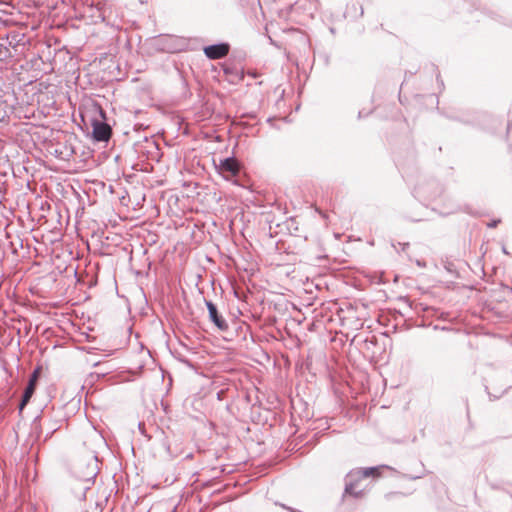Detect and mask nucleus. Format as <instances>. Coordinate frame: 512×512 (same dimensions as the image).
I'll use <instances>...</instances> for the list:
<instances>
[{
    "label": "nucleus",
    "instance_id": "nucleus-1",
    "mask_svg": "<svg viewBox=\"0 0 512 512\" xmlns=\"http://www.w3.org/2000/svg\"><path fill=\"white\" fill-rule=\"evenodd\" d=\"M382 468H388V466L383 465L350 471L346 476L345 495L348 494L355 498L362 497L364 495V491L362 489H358L359 481L370 476H379V470Z\"/></svg>",
    "mask_w": 512,
    "mask_h": 512
},
{
    "label": "nucleus",
    "instance_id": "nucleus-2",
    "mask_svg": "<svg viewBox=\"0 0 512 512\" xmlns=\"http://www.w3.org/2000/svg\"><path fill=\"white\" fill-rule=\"evenodd\" d=\"M229 45L227 43H219L204 48V54L209 59H221L229 53Z\"/></svg>",
    "mask_w": 512,
    "mask_h": 512
},
{
    "label": "nucleus",
    "instance_id": "nucleus-3",
    "mask_svg": "<svg viewBox=\"0 0 512 512\" xmlns=\"http://www.w3.org/2000/svg\"><path fill=\"white\" fill-rule=\"evenodd\" d=\"M209 318L214 323V325L221 331H225L228 329V324L225 319L219 314L217 307L211 301H205Z\"/></svg>",
    "mask_w": 512,
    "mask_h": 512
},
{
    "label": "nucleus",
    "instance_id": "nucleus-4",
    "mask_svg": "<svg viewBox=\"0 0 512 512\" xmlns=\"http://www.w3.org/2000/svg\"><path fill=\"white\" fill-rule=\"evenodd\" d=\"M93 137L96 141L106 142L111 137V128L108 124L95 121L93 124Z\"/></svg>",
    "mask_w": 512,
    "mask_h": 512
},
{
    "label": "nucleus",
    "instance_id": "nucleus-5",
    "mask_svg": "<svg viewBox=\"0 0 512 512\" xmlns=\"http://www.w3.org/2000/svg\"><path fill=\"white\" fill-rule=\"evenodd\" d=\"M216 167L221 172H227L231 176H235L239 172V164L234 157L220 159L219 163L216 165Z\"/></svg>",
    "mask_w": 512,
    "mask_h": 512
},
{
    "label": "nucleus",
    "instance_id": "nucleus-6",
    "mask_svg": "<svg viewBox=\"0 0 512 512\" xmlns=\"http://www.w3.org/2000/svg\"><path fill=\"white\" fill-rule=\"evenodd\" d=\"M79 463H92L93 464L92 466L88 467V472L86 474H83V475L79 474V477L86 482L94 481V479L97 475V467L95 464V463H97V458L91 456L86 460L80 461Z\"/></svg>",
    "mask_w": 512,
    "mask_h": 512
},
{
    "label": "nucleus",
    "instance_id": "nucleus-7",
    "mask_svg": "<svg viewBox=\"0 0 512 512\" xmlns=\"http://www.w3.org/2000/svg\"><path fill=\"white\" fill-rule=\"evenodd\" d=\"M35 388L32 387V384H27L24 393L22 395V400L19 404V410L22 411L27 403L30 401L32 395L34 394Z\"/></svg>",
    "mask_w": 512,
    "mask_h": 512
},
{
    "label": "nucleus",
    "instance_id": "nucleus-8",
    "mask_svg": "<svg viewBox=\"0 0 512 512\" xmlns=\"http://www.w3.org/2000/svg\"><path fill=\"white\" fill-rule=\"evenodd\" d=\"M10 56L9 48L4 44L0 43V60H4Z\"/></svg>",
    "mask_w": 512,
    "mask_h": 512
},
{
    "label": "nucleus",
    "instance_id": "nucleus-9",
    "mask_svg": "<svg viewBox=\"0 0 512 512\" xmlns=\"http://www.w3.org/2000/svg\"><path fill=\"white\" fill-rule=\"evenodd\" d=\"M32 429L35 431L37 436H39V434L41 432V425H40V420L38 417L33 420Z\"/></svg>",
    "mask_w": 512,
    "mask_h": 512
},
{
    "label": "nucleus",
    "instance_id": "nucleus-10",
    "mask_svg": "<svg viewBox=\"0 0 512 512\" xmlns=\"http://www.w3.org/2000/svg\"><path fill=\"white\" fill-rule=\"evenodd\" d=\"M38 375H39V369H35L34 372L31 374L30 378L33 379V380H36L38 379Z\"/></svg>",
    "mask_w": 512,
    "mask_h": 512
},
{
    "label": "nucleus",
    "instance_id": "nucleus-11",
    "mask_svg": "<svg viewBox=\"0 0 512 512\" xmlns=\"http://www.w3.org/2000/svg\"><path fill=\"white\" fill-rule=\"evenodd\" d=\"M498 222H499V220L498 221H492L491 223H488V227L494 228V227L497 226Z\"/></svg>",
    "mask_w": 512,
    "mask_h": 512
},
{
    "label": "nucleus",
    "instance_id": "nucleus-12",
    "mask_svg": "<svg viewBox=\"0 0 512 512\" xmlns=\"http://www.w3.org/2000/svg\"><path fill=\"white\" fill-rule=\"evenodd\" d=\"M36 382H37L36 380H33V379L29 378L28 384H32V387L35 388L36 387Z\"/></svg>",
    "mask_w": 512,
    "mask_h": 512
},
{
    "label": "nucleus",
    "instance_id": "nucleus-13",
    "mask_svg": "<svg viewBox=\"0 0 512 512\" xmlns=\"http://www.w3.org/2000/svg\"><path fill=\"white\" fill-rule=\"evenodd\" d=\"M509 293L512 295V290Z\"/></svg>",
    "mask_w": 512,
    "mask_h": 512
}]
</instances>
